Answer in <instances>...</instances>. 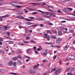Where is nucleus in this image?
Returning a JSON list of instances; mask_svg holds the SVG:
<instances>
[{
	"mask_svg": "<svg viewBox=\"0 0 75 75\" xmlns=\"http://www.w3.org/2000/svg\"><path fill=\"white\" fill-rule=\"evenodd\" d=\"M75 58V56L72 55H69L68 58L65 59L66 61H72L74 60Z\"/></svg>",
	"mask_w": 75,
	"mask_h": 75,
	"instance_id": "nucleus-1",
	"label": "nucleus"
},
{
	"mask_svg": "<svg viewBox=\"0 0 75 75\" xmlns=\"http://www.w3.org/2000/svg\"><path fill=\"white\" fill-rule=\"evenodd\" d=\"M18 4V2H13L11 3V5L12 6H15L16 5H17Z\"/></svg>",
	"mask_w": 75,
	"mask_h": 75,
	"instance_id": "nucleus-2",
	"label": "nucleus"
},
{
	"mask_svg": "<svg viewBox=\"0 0 75 75\" xmlns=\"http://www.w3.org/2000/svg\"><path fill=\"white\" fill-rule=\"evenodd\" d=\"M61 73V69H58V70L56 71L55 72V74L56 75L57 74H59Z\"/></svg>",
	"mask_w": 75,
	"mask_h": 75,
	"instance_id": "nucleus-3",
	"label": "nucleus"
},
{
	"mask_svg": "<svg viewBox=\"0 0 75 75\" xmlns=\"http://www.w3.org/2000/svg\"><path fill=\"white\" fill-rule=\"evenodd\" d=\"M16 18H22V19H25V18L23 16H16Z\"/></svg>",
	"mask_w": 75,
	"mask_h": 75,
	"instance_id": "nucleus-4",
	"label": "nucleus"
},
{
	"mask_svg": "<svg viewBox=\"0 0 75 75\" xmlns=\"http://www.w3.org/2000/svg\"><path fill=\"white\" fill-rule=\"evenodd\" d=\"M10 27H8L6 26H4V27L3 28H4V30L5 31H6V30H7V28H10Z\"/></svg>",
	"mask_w": 75,
	"mask_h": 75,
	"instance_id": "nucleus-5",
	"label": "nucleus"
},
{
	"mask_svg": "<svg viewBox=\"0 0 75 75\" xmlns=\"http://www.w3.org/2000/svg\"><path fill=\"white\" fill-rule=\"evenodd\" d=\"M8 65L9 66H11L13 65V62H11L9 61L8 63Z\"/></svg>",
	"mask_w": 75,
	"mask_h": 75,
	"instance_id": "nucleus-6",
	"label": "nucleus"
},
{
	"mask_svg": "<svg viewBox=\"0 0 75 75\" xmlns=\"http://www.w3.org/2000/svg\"><path fill=\"white\" fill-rule=\"evenodd\" d=\"M42 15L45 16V17H47V13L43 12L42 13Z\"/></svg>",
	"mask_w": 75,
	"mask_h": 75,
	"instance_id": "nucleus-7",
	"label": "nucleus"
},
{
	"mask_svg": "<svg viewBox=\"0 0 75 75\" xmlns=\"http://www.w3.org/2000/svg\"><path fill=\"white\" fill-rule=\"evenodd\" d=\"M61 41V39H59L56 41V43L57 44H59L60 43V42Z\"/></svg>",
	"mask_w": 75,
	"mask_h": 75,
	"instance_id": "nucleus-8",
	"label": "nucleus"
},
{
	"mask_svg": "<svg viewBox=\"0 0 75 75\" xmlns=\"http://www.w3.org/2000/svg\"><path fill=\"white\" fill-rule=\"evenodd\" d=\"M9 16H10V15H9V14H7L6 15L2 16V18H6V17H9Z\"/></svg>",
	"mask_w": 75,
	"mask_h": 75,
	"instance_id": "nucleus-9",
	"label": "nucleus"
},
{
	"mask_svg": "<svg viewBox=\"0 0 75 75\" xmlns=\"http://www.w3.org/2000/svg\"><path fill=\"white\" fill-rule=\"evenodd\" d=\"M69 47V45H67L66 46H65L64 48V49L65 50H67V49Z\"/></svg>",
	"mask_w": 75,
	"mask_h": 75,
	"instance_id": "nucleus-10",
	"label": "nucleus"
},
{
	"mask_svg": "<svg viewBox=\"0 0 75 75\" xmlns=\"http://www.w3.org/2000/svg\"><path fill=\"white\" fill-rule=\"evenodd\" d=\"M39 21H42V20H44V19L42 18H39L37 19Z\"/></svg>",
	"mask_w": 75,
	"mask_h": 75,
	"instance_id": "nucleus-11",
	"label": "nucleus"
},
{
	"mask_svg": "<svg viewBox=\"0 0 75 75\" xmlns=\"http://www.w3.org/2000/svg\"><path fill=\"white\" fill-rule=\"evenodd\" d=\"M15 7H16V8H20L21 7V6L20 5H17L15 6Z\"/></svg>",
	"mask_w": 75,
	"mask_h": 75,
	"instance_id": "nucleus-12",
	"label": "nucleus"
},
{
	"mask_svg": "<svg viewBox=\"0 0 75 75\" xmlns=\"http://www.w3.org/2000/svg\"><path fill=\"white\" fill-rule=\"evenodd\" d=\"M44 37L45 38H47V33L44 34Z\"/></svg>",
	"mask_w": 75,
	"mask_h": 75,
	"instance_id": "nucleus-13",
	"label": "nucleus"
},
{
	"mask_svg": "<svg viewBox=\"0 0 75 75\" xmlns=\"http://www.w3.org/2000/svg\"><path fill=\"white\" fill-rule=\"evenodd\" d=\"M55 70H56V69H53L52 70V71H50V70L49 71V72L50 73H51V72H52L53 71H55Z\"/></svg>",
	"mask_w": 75,
	"mask_h": 75,
	"instance_id": "nucleus-14",
	"label": "nucleus"
},
{
	"mask_svg": "<svg viewBox=\"0 0 75 75\" xmlns=\"http://www.w3.org/2000/svg\"><path fill=\"white\" fill-rule=\"evenodd\" d=\"M47 44H48V45H53L54 44V43L51 42H47Z\"/></svg>",
	"mask_w": 75,
	"mask_h": 75,
	"instance_id": "nucleus-15",
	"label": "nucleus"
},
{
	"mask_svg": "<svg viewBox=\"0 0 75 75\" xmlns=\"http://www.w3.org/2000/svg\"><path fill=\"white\" fill-rule=\"evenodd\" d=\"M25 31H26L25 33H28L29 32V30L27 28H25Z\"/></svg>",
	"mask_w": 75,
	"mask_h": 75,
	"instance_id": "nucleus-16",
	"label": "nucleus"
},
{
	"mask_svg": "<svg viewBox=\"0 0 75 75\" xmlns=\"http://www.w3.org/2000/svg\"><path fill=\"white\" fill-rule=\"evenodd\" d=\"M17 63L18 64V65H20V64H21V62H20V61L19 60L17 61Z\"/></svg>",
	"mask_w": 75,
	"mask_h": 75,
	"instance_id": "nucleus-17",
	"label": "nucleus"
},
{
	"mask_svg": "<svg viewBox=\"0 0 75 75\" xmlns=\"http://www.w3.org/2000/svg\"><path fill=\"white\" fill-rule=\"evenodd\" d=\"M29 74H35V72H32V71H29Z\"/></svg>",
	"mask_w": 75,
	"mask_h": 75,
	"instance_id": "nucleus-18",
	"label": "nucleus"
},
{
	"mask_svg": "<svg viewBox=\"0 0 75 75\" xmlns=\"http://www.w3.org/2000/svg\"><path fill=\"white\" fill-rule=\"evenodd\" d=\"M13 65L14 67H16V62H14L13 63Z\"/></svg>",
	"mask_w": 75,
	"mask_h": 75,
	"instance_id": "nucleus-19",
	"label": "nucleus"
},
{
	"mask_svg": "<svg viewBox=\"0 0 75 75\" xmlns=\"http://www.w3.org/2000/svg\"><path fill=\"white\" fill-rule=\"evenodd\" d=\"M32 50V49L31 48L27 49L26 50L27 53H28V52H29L30 50Z\"/></svg>",
	"mask_w": 75,
	"mask_h": 75,
	"instance_id": "nucleus-20",
	"label": "nucleus"
},
{
	"mask_svg": "<svg viewBox=\"0 0 75 75\" xmlns=\"http://www.w3.org/2000/svg\"><path fill=\"white\" fill-rule=\"evenodd\" d=\"M0 71L1 72H3V73H4L5 72V71L3 69H1L0 70Z\"/></svg>",
	"mask_w": 75,
	"mask_h": 75,
	"instance_id": "nucleus-21",
	"label": "nucleus"
},
{
	"mask_svg": "<svg viewBox=\"0 0 75 75\" xmlns=\"http://www.w3.org/2000/svg\"><path fill=\"white\" fill-rule=\"evenodd\" d=\"M12 60H17V57H14L12 58Z\"/></svg>",
	"mask_w": 75,
	"mask_h": 75,
	"instance_id": "nucleus-22",
	"label": "nucleus"
},
{
	"mask_svg": "<svg viewBox=\"0 0 75 75\" xmlns=\"http://www.w3.org/2000/svg\"><path fill=\"white\" fill-rule=\"evenodd\" d=\"M74 32V30H69L70 33H73Z\"/></svg>",
	"mask_w": 75,
	"mask_h": 75,
	"instance_id": "nucleus-23",
	"label": "nucleus"
},
{
	"mask_svg": "<svg viewBox=\"0 0 75 75\" xmlns=\"http://www.w3.org/2000/svg\"><path fill=\"white\" fill-rule=\"evenodd\" d=\"M47 41H50V37L49 36H47Z\"/></svg>",
	"mask_w": 75,
	"mask_h": 75,
	"instance_id": "nucleus-24",
	"label": "nucleus"
},
{
	"mask_svg": "<svg viewBox=\"0 0 75 75\" xmlns=\"http://www.w3.org/2000/svg\"><path fill=\"white\" fill-rule=\"evenodd\" d=\"M47 55V53H45V52H43V55H44V56H46Z\"/></svg>",
	"mask_w": 75,
	"mask_h": 75,
	"instance_id": "nucleus-25",
	"label": "nucleus"
},
{
	"mask_svg": "<svg viewBox=\"0 0 75 75\" xmlns=\"http://www.w3.org/2000/svg\"><path fill=\"white\" fill-rule=\"evenodd\" d=\"M25 20H26V21H32V20L28 19H25Z\"/></svg>",
	"mask_w": 75,
	"mask_h": 75,
	"instance_id": "nucleus-26",
	"label": "nucleus"
},
{
	"mask_svg": "<svg viewBox=\"0 0 75 75\" xmlns=\"http://www.w3.org/2000/svg\"><path fill=\"white\" fill-rule=\"evenodd\" d=\"M37 26H38V24H36L34 25H32V26H31L30 27H37Z\"/></svg>",
	"mask_w": 75,
	"mask_h": 75,
	"instance_id": "nucleus-27",
	"label": "nucleus"
},
{
	"mask_svg": "<svg viewBox=\"0 0 75 75\" xmlns=\"http://www.w3.org/2000/svg\"><path fill=\"white\" fill-rule=\"evenodd\" d=\"M48 24H49V25H53V24H52L50 22H48L47 23Z\"/></svg>",
	"mask_w": 75,
	"mask_h": 75,
	"instance_id": "nucleus-28",
	"label": "nucleus"
},
{
	"mask_svg": "<svg viewBox=\"0 0 75 75\" xmlns=\"http://www.w3.org/2000/svg\"><path fill=\"white\" fill-rule=\"evenodd\" d=\"M67 9H69V10H70V11H72V10H73V9L69 8H68Z\"/></svg>",
	"mask_w": 75,
	"mask_h": 75,
	"instance_id": "nucleus-29",
	"label": "nucleus"
},
{
	"mask_svg": "<svg viewBox=\"0 0 75 75\" xmlns=\"http://www.w3.org/2000/svg\"><path fill=\"white\" fill-rule=\"evenodd\" d=\"M18 14H19L21 15L23 14V13H22V12H18Z\"/></svg>",
	"mask_w": 75,
	"mask_h": 75,
	"instance_id": "nucleus-30",
	"label": "nucleus"
},
{
	"mask_svg": "<svg viewBox=\"0 0 75 75\" xmlns=\"http://www.w3.org/2000/svg\"><path fill=\"white\" fill-rule=\"evenodd\" d=\"M27 24H28V25H31V24H32V23L30 22H27Z\"/></svg>",
	"mask_w": 75,
	"mask_h": 75,
	"instance_id": "nucleus-31",
	"label": "nucleus"
},
{
	"mask_svg": "<svg viewBox=\"0 0 75 75\" xmlns=\"http://www.w3.org/2000/svg\"><path fill=\"white\" fill-rule=\"evenodd\" d=\"M31 4H37V5H40V4H37V3H31Z\"/></svg>",
	"mask_w": 75,
	"mask_h": 75,
	"instance_id": "nucleus-32",
	"label": "nucleus"
},
{
	"mask_svg": "<svg viewBox=\"0 0 75 75\" xmlns=\"http://www.w3.org/2000/svg\"><path fill=\"white\" fill-rule=\"evenodd\" d=\"M51 15L52 16V17H56V16H55V15H54V13L52 14Z\"/></svg>",
	"mask_w": 75,
	"mask_h": 75,
	"instance_id": "nucleus-33",
	"label": "nucleus"
},
{
	"mask_svg": "<svg viewBox=\"0 0 75 75\" xmlns=\"http://www.w3.org/2000/svg\"><path fill=\"white\" fill-rule=\"evenodd\" d=\"M56 58H57V55H54L53 57L54 59H55Z\"/></svg>",
	"mask_w": 75,
	"mask_h": 75,
	"instance_id": "nucleus-34",
	"label": "nucleus"
},
{
	"mask_svg": "<svg viewBox=\"0 0 75 75\" xmlns=\"http://www.w3.org/2000/svg\"><path fill=\"white\" fill-rule=\"evenodd\" d=\"M69 70H70V68H67L66 70V71H67V72H68V71H69Z\"/></svg>",
	"mask_w": 75,
	"mask_h": 75,
	"instance_id": "nucleus-35",
	"label": "nucleus"
},
{
	"mask_svg": "<svg viewBox=\"0 0 75 75\" xmlns=\"http://www.w3.org/2000/svg\"><path fill=\"white\" fill-rule=\"evenodd\" d=\"M38 67L37 65H35L34 66L33 68L34 69H36Z\"/></svg>",
	"mask_w": 75,
	"mask_h": 75,
	"instance_id": "nucleus-36",
	"label": "nucleus"
},
{
	"mask_svg": "<svg viewBox=\"0 0 75 75\" xmlns=\"http://www.w3.org/2000/svg\"><path fill=\"white\" fill-rule=\"evenodd\" d=\"M5 50L6 51H8V47H7L5 49Z\"/></svg>",
	"mask_w": 75,
	"mask_h": 75,
	"instance_id": "nucleus-37",
	"label": "nucleus"
},
{
	"mask_svg": "<svg viewBox=\"0 0 75 75\" xmlns=\"http://www.w3.org/2000/svg\"><path fill=\"white\" fill-rule=\"evenodd\" d=\"M58 33H59V35H62V32H61V31H59L58 32Z\"/></svg>",
	"mask_w": 75,
	"mask_h": 75,
	"instance_id": "nucleus-38",
	"label": "nucleus"
},
{
	"mask_svg": "<svg viewBox=\"0 0 75 75\" xmlns=\"http://www.w3.org/2000/svg\"><path fill=\"white\" fill-rule=\"evenodd\" d=\"M47 33H50V34H52V32H51L50 30L47 31Z\"/></svg>",
	"mask_w": 75,
	"mask_h": 75,
	"instance_id": "nucleus-39",
	"label": "nucleus"
},
{
	"mask_svg": "<svg viewBox=\"0 0 75 75\" xmlns=\"http://www.w3.org/2000/svg\"><path fill=\"white\" fill-rule=\"evenodd\" d=\"M4 28V27H3V25H1L0 26V29H3V28Z\"/></svg>",
	"mask_w": 75,
	"mask_h": 75,
	"instance_id": "nucleus-40",
	"label": "nucleus"
},
{
	"mask_svg": "<svg viewBox=\"0 0 75 75\" xmlns=\"http://www.w3.org/2000/svg\"><path fill=\"white\" fill-rule=\"evenodd\" d=\"M60 29L61 30H64V28L63 27H61Z\"/></svg>",
	"mask_w": 75,
	"mask_h": 75,
	"instance_id": "nucleus-41",
	"label": "nucleus"
},
{
	"mask_svg": "<svg viewBox=\"0 0 75 75\" xmlns=\"http://www.w3.org/2000/svg\"><path fill=\"white\" fill-rule=\"evenodd\" d=\"M51 37L54 38V39H55L57 38L55 36H51Z\"/></svg>",
	"mask_w": 75,
	"mask_h": 75,
	"instance_id": "nucleus-42",
	"label": "nucleus"
},
{
	"mask_svg": "<svg viewBox=\"0 0 75 75\" xmlns=\"http://www.w3.org/2000/svg\"><path fill=\"white\" fill-rule=\"evenodd\" d=\"M37 14V12H34L32 13L33 15Z\"/></svg>",
	"mask_w": 75,
	"mask_h": 75,
	"instance_id": "nucleus-43",
	"label": "nucleus"
},
{
	"mask_svg": "<svg viewBox=\"0 0 75 75\" xmlns=\"http://www.w3.org/2000/svg\"><path fill=\"white\" fill-rule=\"evenodd\" d=\"M30 42H34V43H35V42H36L34 40H31Z\"/></svg>",
	"mask_w": 75,
	"mask_h": 75,
	"instance_id": "nucleus-44",
	"label": "nucleus"
},
{
	"mask_svg": "<svg viewBox=\"0 0 75 75\" xmlns=\"http://www.w3.org/2000/svg\"><path fill=\"white\" fill-rule=\"evenodd\" d=\"M30 60V58H28V59H26L25 60V61L26 62H28Z\"/></svg>",
	"mask_w": 75,
	"mask_h": 75,
	"instance_id": "nucleus-45",
	"label": "nucleus"
},
{
	"mask_svg": "<svg viewBox=\"0 0 75 75\" xmlns=\"http://www.w3.org/2000/svg\"><path fill=\"white\" fill-rule=\"evenodd\" d=\"M17 57L18 58H20V59H21V56H20V55L18 56Z\"/></svg>",
	"mask_w": 75,
	"mask_h": 75,
	"instance_id": "nucleus-46",
	"label": "nucleus"
},
{
	"mask_svg": "<svg viewBox=\"0 0 75 75\" xmlns=\"http://www.w3.org/2000/svg\"><path fill=\"white\" fill-rule=\"evenodd\" d=\"M10 74H14V75H17V73H10Z\"/></svg>",
	"mask_w": 75,
	"mask_h": 75,
	"instance_id": "nucleus-47",
	"label": "nucleus"
},
{
	"mask_svg": "<svg viewBox=\"0 0 75 75\" xmlns=\"http://www.w3.org/2000/svg\"><path fill=\"white\" fill-rule=\"evenodd\" d=\"M16 24H18V25H20V24H21V23L20 22H18L17 23H16Z\"/></svg>",
	"mask_w": 75,
	"mask_h": 75,
	"instance_id": "nucleus-48",
	"label": "nucleus"
},
{
	"mask_svg": "<svg viewBox=\"0 0 75 75\" xmlns=\"http://www.w3.org/2000/svg\"><path fill=\"white\" fill-rule=\"evenodd\" d=\"M29 37L28 36H27L25 38V39H26V40H29Z\"/></svg>",
	"mask_w": 75,
	"mask_h": 75,
	"instance_id": "nucleus-49",
	"label": "nucleus"
},
{
	"mask_svg": "<svg viewBox=\"0 0 75 75\" xmlns=\"http://www.w3.org/2000/svg\"><path fill=\"white\" fill-rule=\"evenodd\" d=\"M30 19H34V17H30L29 18Z\"/></svg>",
	"mask_w": 75,
	"mask_h": 75,
	"instance_id": "nucleus-50",
	"label": "nucleus"
},
{
	"mask_svg": "<svg viewBox=\"0 0 75 75\" xmlns=\"http://www.w3.org/2000/svg\"><path fill=\"white\" fill-rule=\"evenodd\" d=\"M0 41H1L2 42H3V40L2 39V38H0Z\"/></svg>",
	"mask_w": 75,
	"mask_h": 75,
	"instance_id": "nucleus-51",
	"label": "nucleus"
},
{
	"mask_svg": "<svg viewBox=\"0 0 75 75\" xmlns=\"http://www.w3.org/2000/svg\"><path fill=\"white\" fill-rule=\"evenodd\" d=\"M41 6H44V5H45V3H43V4H41Z\"/></svg>",
	"mask_w": 75,
	"mask_h": 75,
	"instance_id": "nucleus-52",
	"label": "nucleus"
},
{
	"mask_svg": "<svg viewBox=\"0 0 75 75\" xmlns=\"http://www.w3.org/2000/svg\"><path fill=\"white\" fill-rule=\"evenodd\" d=\"M61 23H66V21H61Z\"/></svg>",
	"mask_w": 75,
	"mask_h": 75,
	"instance_id": "nucleus-53",
	"label": "nucleus"
},
{
	"mask_svg": "<svg viewBox=\"0 0 75 75\" xmlns=\"http://www.w3.org/2000/svg\"><path fill=\"white\" fill-rule=\"evenodd\" d=\"M57 12H58V13H61V11L59 10H58L57 11Z\"/></svg>",
	"mask_w": 75,
	"mask_h": 75,
	"instance_id": "nucleus-54",
	"label": "nucleus"
},
{
	"mask_svg": "<svg viewBox=\"0 0 75 75\" xmlns=\"http://www.w3.org/2000/svg\"><path fill=\"white\" fill-rule=\"evenodd\" d=\"M56 47H57L58 48H61V46H56Z\"/></svg>",
	"mask_w": 75,
	"mask_h": 75,
	"instance_id": "nucleus-55",
	"label": "nucleus"
},
{
	"mask_svg": "<svg viewBox=\"0 0 75 75\" xmlns=\"http://www.w3.org/2000/svg\"><path fill=\"white\" fill-rule=\"evenodd\" d=\"M25 57H26L27 58H30V57L28 56H25Z\"/></svg>",
	"mask_w": 75,
	"mask_h": 75,
	"instance_id": "nucleus-56",
	"label": "nucleus"
},
{
	"mask_svg": "<svg viewBox=\"0 0 75 75\" xmlns=\"http://www.w3.org/2000/svg\"><path fill=\"white\" fill-rule=\"evenodd\" d=\"M57 52V51H54V54H56Z\"/></svg>",
	"mask_w": 75,
	"mask_h": 75,
	"instance_id": "nucleus-57",
	"label": "nucleus"
},
{
	"mask_svg": "<svg viewBox=\"0 0 75 75\" xmlns=\"http://www.w3.org/2000/svg\"><path fill=\"white\" fill-rule=\"evenodd\" d=\"M29 33H32L33 32V30H29Z\"/></svg>",
	"mask_w": 75,
	"mask_h": 75,
	"instance_id": "nucleus-58",
	"label": "nucleus"
},
{
	"mask_svg": "<svg viewBox=\"0 0 75 75\" xmlns=\"http://www.w3.org/2000/svg\"><path fill=\"white\" fill-rule=\"evenodd\" d=\"M71 48H72V49H73V50H75V48L74 47H71Z\"/></svg>",
	"mask_w": 75,
	"mask_h": 75,
	"instance_id": "nucleus-59",
	"label": "nucleus"
},
{
	"mask_svg": "<svg viewBox=\"0 0 75 75\" xmlns=\"http://www.w3.org/2000/svg\"><path fill=\"white\" fill-rule=\"evenodd\" d=\"M37 50L38 51H40V48H38L37 49Z\"/></svg>",
	"mask_w": 75,
	"mask_h": 75,
	"instance_id": "nucleus-60",
	"label": "nucleus"
},
{
	"mask_svg": "<svg viewBox=\"0 0 75 75\" xmlns=\"http://www.w3.org/2000/svg\"><path fill=\"white\" fill-rule=\"evenodd\" d=\"M25 13H28V11L27 10H25Z\"/></svg>",
	"mask_w": 75,
	"mask_h": 75,
	"instance_id": "nucleus-61",
	"label": "nucleus"
},
{
	"mask_svg": "<svg viewBox=\"0 0 75 75\" xmlns=\"http://www.w3.org/2000/svg\"><path fill=\"white\" fill-rule=\"evenodd\" d=\"M23 42H24V43H27V44L28 43V42L27 41H24Z\"/></svg>",
	"mask_w": 75,
	"mask_h": 75,
	"instance_id": "nucleus-62",
	"label": "nucleus"
},
{
	"mask_svg": "<svg viewBox=\"0 0 75 75\" xmlns=\"http://www.w3.org/2000/svg\"><path fill=\"white\" fill-rule=\"evenodd\" d=\"M37 1H42V0H37Z\"/></svg>",
	"mask_w": 75,
	"mask_h": 75,
	"instance_id": "nucleus-63",
	"label": "nucleus"
},
{
	"mask_svg": "<svg viewBox=\"0 0 75 75\" xmlns=\"http://www.w3.org/2000/svg\"><path fill=\"white\" fill-rule=\"evenodd\" d=\"M40 27H43V24H41L40 25Z\"/></svg>",
	"mask_w": 75,
	"mask_h": 75,
	"instance_id": "nucleus-64",
	"label": "nucleus"
}]
</instances>
